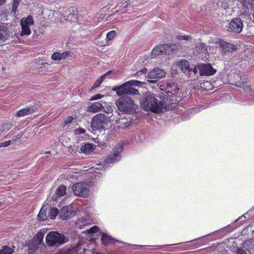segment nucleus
Here are the masks:
<instances>
[{"label":"nucleus","mask_w":254,"mask_h":254,"mask_svg":"<svg viewBox=\"0 0 254 254\" xmlns=\"http://www.w3.org/2000/svg\"><path fill=\"white\" fill-rule=\"evenodd\" d=\"M69 55L68 52H65L62 53H55L52 56V59L53 60L61 61L65 59Z\"/></svg>","instance_id":"5701e85b"},{"label":"nucleus","mask_w":254,"mask_h":254,"mask_svg":"<svg viewBox=\"0 0 254 254\" xmlns=\"http://www.w3.org/2000/svg\"><path fill=\"white\" fill-rule=\"evenodd\" d=\"M44 232H39L33 238L30 244L29 245V253H32L36 251L42 245L44 237Z\"/></svg>","instance_id":"f8f14e48"},{"label":"nucleus","mask_w":254,"mask_h":254,"mask_svg":"<svg viewBox=\"0 0 254 254\" xmlns=\"http://www.w3.org/2000/svg\"><path fill=\"white\" fill-rule=\"evenodd\" d=\"M22 137V134H18L16 136H15V138H14V139H12V141H16V140H18L19 139H20Z\"/></svg>","instance_id":"de8ad7c7"},{"label":"nucleus","mask_w":254,"mask_h":254,"mask_svg":"<svg viewBox=\"0 0 254 254\" xmlns=\"http://www.w3.org/2000/svg\"><path fill=\"white\" fill-rule=\"evenodd\" d=\"M177 38L179 40H184L186 41H191L192 39L191 36L186 35H179L177 36Z\"/></svg>","instance_id":"ea45409f"},{"label":"nucleus","mask_w":254,"mask_h":254,"mask_svg":"<svg viewBox=\"0 0 254 254\" xmlns=\"http://www.w3.org/2000/svg\"><path fill=\"white\" fill-rule=\"evenodd\" d=\"M76 17L75 14L73 13H70L67 17L66 19L65 20L68 21H74L75 20H76Z\"/></svg>","instance_id":"a19ab883"},{"label":"nucleus","mask_w":254,"mask_h":254,"mask_svg":"<svg viewBox=\"0 0 254 254\" xmlns=\"http://www.w3.org/2000/svg\"><path fill=\"white\" fill-rule=\"evenodd\" d=\"M11 128V125L5 123L0 125V138L4 135Z\"/></svg>","instance_id":"393cba45"},{"label":"nucleus","mask_w":254,"mask_h":254,"mask_svg":"<svg viewBox=\"0 0 254 254\" xmlns=\"http://www.w3.org/2000/svg\"><path fill=\"white\" fill-rule=\"evenodd\" d=\"M46 241L50 246H59L65 243V237L57 232H51L47 235Z\"/></svg>","instance_id":"423d86ee"},{"label":"nucleus","mask_w":254,"mask_h":254,"mask_svg":"<svg viewBox=\"0 0 254 254\" xmlns=\"http://www.w3.org/2000/svg\"><path fill=\"white\" fill-rule=\"evenodd\" d=\"M237 254H246V252L241 249H239L237 251Z\"/></svg>","instance_id":"09e8293b"},{"label":"nucleus","mask_w":254,"mask_h":254,"mask_svg":"<svg viewBox=\"0 0 254 254\" xmlns=\"http://www.w3.org/2000/svg\"><path fill=\"white\" fill-rule=\"evenodd\" d=\"M198 69L200 75H212L216 70L212 68L209 64H200L198 65Z\"/></svg>","instance_id":"ddd939ff"},{"label":"nucleus","mask_w":254,"mask_h":254,"mask_svg":"<svg viewBox=\"0 0 254 254\" xmlns=\"http://www.w3.org/2000/svg\"><path fill=\"white\" fill-rule=\"evenodd\" d=\"M103 96L102 95L98 94L92 96L90 98V100H95L101 99Z\"/></svg>","instance_id":"a18cd8bd"},{"label":"nucleus","mask_w":254,"mask_h":254,"mask_svg":"<svg viewBox=\"0 0 254 254\" xmlns=\"http://www.w3.org/2000/svg\"><path fill=\"white\" fill-rule=\"evenodd\" d=\"M165 74L166 73L163 70L159 68H154L149 72L147 76L148 78L147 82L154 83L159 79L165 77Z\"/></svg>","instance_id":"1a4fd4ad"},{"label":"nucleus","mask_w":254,"mask_h":254,"mask_svg":"<svg viewBox=\"0 0 254 254\" xmlns=\"http://www.w3.org/2000/svg\"><path fill=\"white\" fill-rule=\"evenodd\" d=\"M6 0H0V6L4 3Z\"/></svg>","instance_id":"3c124183"},{"label":"nucleus","mask_w":254,"mask_h":254,"mask_svg":"<svg viewBox=\"0 0 254 254\" xmlns=\"http://www.w3.org/2000/svg\"><path fill=\"white\" fill-rule=\"evenodd\" d=\"M176 49L177 46L174 44L158 45L155 46L152 50L151 55L154 58L161 55H170Z\"/></svg>","instance_id":"20e7f679"},{"label":"nucleus","mask_w":254,"mask_h":254,"mask_svg":"<svg viewBox=\"0 0 254 254\" xmlns=\"http://www.w3.org/2000/svg\"><path fill=\"white\" fill-rule=\"evenodd\" d=\"M197 70H198V65L195 67V68H194L193 70V71L194 73H197Z\"/></svg>","instance_id":"8fccbe9b"},{"label":"nucleus","mask_w":254,"mask_h":254,"mask_svg":"<svg viewBox=\"0 0 254 254\" xmlns=\"http://www.w3.org/2000/svg\"><path fill=\"white\" fill-rule=\"evenodd\" d=\"M57 254H65V253L63 250H61L59 253Z\"/></svg>","instance_id":"603ef678"},{"label":"nucleus","mask_w":254,"mask_h":254,"mask_svg":"<svg viewBox=\"0 0 254 254\" xmlns=\"http://www.w3.org/2000/svg\"><path fill=\"white\" fill-rule=\"evenodd\" d=\"M119 124L122 126L123 128H127L131 125V122L128 121L127 120H121L119 121Z\"/></svg>","instance_id":"72a5a7b5"},{"label":"nucleus","mask_w":254,"mask_h":254,"mask_svg":"<svg viewBox=\"0 0 254 254\" xmlns=\"http://www.w3.org/2000/svg\"><path fill=\"white\" fill-rule=\"evenodd\" d=\"M110 71L107 72L106 73L101 76L98 79H97L94 83L92 86V89L97 88L100 85V84L103 81V80L105 79L107 75L110 73Z\"/></svg>","instance_id":"c85d7f7f"},{"label":"nucleus","mask_w":254,"mask_h":254,"mask_svg":"<svg viewBox=\"0 0 254 254\" xmlns=\"http://www.w3.org/2000/svg\"><path fill=\"white\" fill-rule=\"evenodd\" d=\"M21 0H13V6L12 10L13 12H15L17 9L19 5V3Z\"/></svg>","instance_id":"e433bc0d"},{"label":"nucleus","mask_w":254,"mask_h":254,"mask_svg":"<svg viewBox=\"0 0 254 254\" xmlns=\"http://www.w3.org/2000/svg\"><path fill=\"white\" fill-rule=\"evenodd\" d=\"M176 65L184 72L187 70L190 71L191 70L190 68V63L188 61L183 60L179 61L176 63Z\"/></svg>","instance_id":"aec40b11"},{"label":"nucleus","mask_w":254,"mask_h":254,"mask_svg":"<svg viewBox=\"0 0 254 254\" xmlns=\"http://www.w3.org/2000/svg\"><path fill=\"white\" fill-rule=\"evenodd\" d=\"M59 214H60V212L58 209L52 207L49 209L48 217H49L51 220H54Z\"/></svg>","instance_id":"bb28decb"},{"label":"nucleus","mask_w":254,"mask_h":254,"mask_svg":"<svg viewBox=\"0 0 254 254\" xmlns=\"http://www.w3.org/2000/svg\"><path fill=\"white\" fill-rule=\"evenodd\" d=\"M104 108L99 102H95L88 106L87 111L89 112L96 113L101 111Z\"/></svg>","instance_id":"6ab92c4d"},{"label":"nucleus","mask_w":254,"mask_h":254,"mask_svg":"<svg viewBox=\"0 0 254 254\" xmlns=\"http://www.w3.org/2000/svg\"><path fill=\"white\" fill-rule=\"evenodd\" d=\"M141 84L142 82L139 81L131 80L125 82L122 85L114 87L113 90L116 91V94L120 96L127 95V94L137 95L138 94V91L133 86L139 87Z\"/></svg>","instance_id":"f03ea898"},{"label":"nucleus","mask_w":254,"mask_h":254,"mask_svg":"<svg viewBox=\"0 0 254 254\" xmlns=\"http://www.w3.org/2000/svg\"><path fill=\"white\" fill-rule=\"evenodd\" d=\"M240 1L248 8L254 7V0H240Z\"/></svg>","instance_id":"c756f323"},{"label":"nucleus","mask_w":254,"mask_h":254,"mask_svg":"<svg viewBox=\"0 0 254 254\" xmlns=\"http://www.w3.org/2000/svg\"><path fill=\"white\" fill-rule=\"evenodd\" d=\"M94 146L92 144L86 143L81 147L80 150L82 153L89 154L94 150Z\"/></svg>","instance_id":"b1692460"},{"label":"nucleus","mask_w":254,"mask_h":254,"mask_svg":"<svg viewBox=\"0 0 254 254\" xmlns=\"http://www.w3.org/2000/svg\"><path fill=\"white\" fill-rule=\"evenodd\" d=\"M101 240L103 244L105 245L112 244L115 242H119V241L113 238L111 235L106 233H102Z\"/></svg>","instance_id":"f3484780"},{"label":"nucleus","mask_w":254,"mask_h":254,"mask_svg":"<svg viewBox=\"0 0 254 254\" xmlns=\"http://www.w3.org/2000/svg\"><path fill=\"white\" fill-rule=\"evenodd\" d=\"M116 33L114 30L111 31L110 32H108L106 36V40L108 41L112 39L116 36Z\"/></svg>","instance_id":"4c0bfd02"},{"label":"nucleus","mask_w":254,"mask_h":254,"mask_svg":"<svg viewBox=\"0 0 254 254\" xmlns=\"http://www.w3.org/2000/svg\"><path fill=\"white\" fill-rule=\"evenodd\" d=\"M140 105L144 111L159 113L161 111L163 104L161 101H158L153 93L147 92L144 95Z\"/></svg>","instance_id":"f257e3e1"},{"label":"nucleus","mask_w":254,"mask_h":254,"mask_svg":"<svg viewBox=\"0 0 254 254\" xmlns=\"http://www.w3.org/2000/svg\"><path fill=\"white\" fill-rule=\"evenodd\" d=\"M108 119L103 114H98L94 116L91 123V128L93 131L100 130L104 127Z\"/></svg>","instance_id":"6e6552de"},{"label":"nucleus","mask_w":254,"mask_h":254,"mask_svg":"<svg viewBox=\"0 0 254 254\" xmlns=\"http://www.w3.org/2000/svg\"><path fill=\"white\" fill-rule=\"evenodd\" d=\"M248 215V214L246 213V214L242 215L239 218L236 219L234 222H235V223L238 222V221H239V220L241 221L240 222H245L246 221V215Z\"/></svg>","instance_id":"37998d69"},{"label":"nucleus","mask_w":254,"mask_h":254,"mask_svg":"<svg viewBox=\"0 0 254 254\" xmlns=\"http://www.w3.org/2000/svg\"><path fill=\"white\" fill-rule=\"evenodd\" d=\"M74 215V210L71 206H66L62 208L60 212L59 217L63 220L71 217Z\"/></svg>","instance_id":"4468645a"},{"label":"nucleus","mask_w":254,"mask_h":254,"mask_svg":"<svg viewBox=\"0 0 254 254\" xmlns=\"http://www.w3.org/2000/svg\"><path fill=\"white\" fill-rule=\"evenodd\" d=\"M9 32L6 26L0 25V43H3L8 40Z\"/></svg>","instance_id":"dca6fc26"},{"label":"nucleus","mask_w":254,"mask_h":254,"mask_svg":"<svg viewBox=\"0 0 254 254\" xmlns=\"http://www.w3.org/2000/svg\"><path fill=\"white\" fill-rule=\"evenodd\" d=\"M147 69L146 68H143L141 71V72H143V73H146V71H147Z\"/></svg>","instance_id":"864d4df0"},{"label":"nucleus","mask_w":254,"mask_h":254,"mask_svg":"<svg viewBox=\"0 0 254 254\" xmlns=\"http://www.w3.org/2000/svg\"><path fill=\"white\" fill-rule=\"evenodd\" d=\"M11 140L5 141L4 142L0 143V148L2 147H6L10 145Z\"/></svg>","instance_id":"49530a36"},{"label":"nucleus","mask_w":254,"mask_h":254,"mask_svg":"<svg viewBox=\"0 0 254 254\" xmlns=\"http://www.w3.org/2000/svg\"><path fill=\"white\" fill-rule=\"evenodd\" d=\"M79 175L77 172H72L69 173L68 176V177L70 179L76 180L78 179Z\"/></svg>","instance_id":"58836bf2"},{"label":"nucleus","mask_w":254,"mask_h":254,"mask_svg":"<svg viewBox=\"0 0 254 254\" xmlns=\"http://www.w3.org/2000/svg\"><path fill=\"white\" fill-rule=\"evenodd\" d=\"M99 228L97 226H93L90 229L88 230L87 232L90 235V236L93 237L94 236V234L98 233Z\"/></svg>","instance_id":"f704fd0d"},{"label":"nucleus","mask_w":254,"mask_h":254,"mask_svg":"<svg viewBox=\"0 0 254 254\" xmlns=\"http://www.w3.org/2000/svg\"><path fill=\"white\" fill-rule=\"evenodd\" d=\"M20 24L31 27L34 24V20L31 16H28L26 18H22L20 21Z\"/></svg>","instance_id":"a878e982"},{"label":"nucleus","mask_w":254,"mask_h":254,"mask_svg":"<svg viewBox=\"0 0 254 254\" xmlns=\"http://www.w3.org/2000/svg\"><path fill=\"white\" fill-rule=\"evenodd\" d=\"M47 209V206L44 205L42 206L38 215H37L38 220L43 221L48 219V216L46 214Z\"/></svg>","instance_id":"4be33fe9"},{"label":"nucleus","mask_w":254,"mask_h":254,"mask_svg":"<svg viewBox=\"0 0 254 254\" xmlns=\"http://www.w3.org/2000/svg\"><path fill=\"white\" fill-rule=\"evenodd\" d=\"M66 187L61 185L56 190L55 194L52 196V199L56 202L62 201V197L66 193Z\"/></svg>","instance_id":"2eb2a0df"},{"label":"nucleus","mask_w":254,"mask_h":254,"mask_svg":"<svg viewBox=\"0 0 254 254\" xmlns=\"http://www.w3.org/2000/svg\"><path fill=\"white\" fill-rule=\"evenodd\" d=\"M108 111H107V113H109L112 109L111 108H108ZM104 111L106 112L105 110H104ZM106 112H107V111H106Z\"/></svg>","instance_id":"5fc2aeb1"},{"label":"nucleus","mask_w":254,"mask_h":254,"mask_svg":"<svg viewBox=\"0 0 254 254\" xmlns=\"http://www.w3.org/2000/svg\"><path fill=\"white\" fill-rule=\"evenodd\" d=\"M123 143H119L117 144L113 148V153L105 158V162L109 164L118 162L122 158L121 153L123 151Z\"/></svg>","instance_id":"0eeeda50"},{"label":"nucleus","mask_w":254,"mask_h":254,"mask_svg":"<svg viewBox=\"0 0 254 254\" xmlns=\"http://www.w3.org/2000/svg\"><path fill=\"white\" fill-rule=\"evenodd\" d=\"M72 120L73 118L71 116L67 117L65 119L64 124L63 125V127H65L66 126H67V127H69V125L72 122Z\"/></svg>","instance_id":"c9c22d12"},{"label":"nucleus","mask_w":254,"mask_h":254,"mask_svg":"<svg viewBox=\"0 0 254 254\" xmlns=\"http://www.w3.org/2000/svg\"><path fill=\"white\" fill-rule=\"evenodd\" d=\"M21 26L22 29L21 35H29L31 34V30L30 29V27H28L23 24H21Z\"/></svg>","instance_id":"7c9ffc66"},{"label":"nucleus","mask_w":254,"mask_h":254,"mask_svg":"<svg viewBox=\"0 0 254 254\" xmlns=\"http://www.w3.org/2000/svg\"><path fill=\"white\" fill-rule=\"evenodd\" d=\"M178 90L179 88L177 84L175 82H170L167 84L165 92L167 93H171L172 94H175Z\"/></svg>","instance_id":"412c9836"},{"label":"nucleus","mask_w":254,"mask_h":254,"mask_svg":"<svg viewBox=\"0 0 254 254\" xmlns=\"http://www.w3.org/2000/svg\"><path fill=\"white\" fill-rule=\"evenodd\" d=\"M119 111L128 114H132L136 112L138 106L133 99L128 95L121 96L116 102Z\"/></svg>","instance_id":"7ed1b4c3"},{"label":"nucleus","mask_w":254,"mask_h":254,"mask_svg":"<svg viewBox=\"0 0 254 254\" xmlns=\"http://www.w3.org/2000/svg\"><path fill=\"white\" fill-rule=\"evenodd\" d=\"M35 110L36 108L33 106L26 107L18 111L16 115L18 117L25 116L34 113Z\"/></svg>","instance_id":"a211bd4d"},{"label":"nucleus","mask_w":254,"mask_h":254,"mask_svg":"<svg viewBox=\"0 0 254 254\" xmlns=\"http://www.w3.org/2000/svg\"><path fill=\"white\" fill-rule=\"evenodd\" d=\"M130 4V2H127L126 0L125 1H122V3L121 5L120 6V7L122 8V10H123L126 7L129 5Z\"/></svg>","instance_id":"79ce46f5"},{"label":"nucleus","mask_w":254,"mask_h":254,"mask_svg":"<svg viewBox=\"0 0 254 254\" xmlns=\"http://www.w3.org/2000/svg\"><path fill=\"white\" fill-rule=\"evenodd\" d=\"M229 0H218V5L221 6L225 9L229 8Z\"/></svg>","instance_id":"473e14b6"},{"label":"nucleus","mask_w":254,"mask_h":254,"mask_svg":"<svg viewBox=\"0 0 254 254\" xmlns=\"http://www.w3.org/2000/svg\"><path fill=\"white\" fill-rule=\"evenodd\" d=\"M13 252V249L7 246H3L0 250V254H11Z\"/></svg>","instance_id":"2f4dec72"},{"label":"nucleus","mask_w":254,"mask_h":254,"mask_svg":"<svg viewBox=\"0 0 254 254\" xmlns=\"http://www.w3.org/2000/svg\"><path fill=\"white\" fill-rule=\"evenodd\" d=\"M216 48L219 49L222 53H226L228 52H233L237 50V47L233 44L229 43L221 39H216L215 41Z\"/></svg>","instance_id":"9b49d317"},{"label":"nucleus","mask_w":254,"mask_h":254,"mask_svg":"<svg viewBox=\"0 0 254 254\" xmlns=\"http://www.w3.org/2000/svg\"><path fill=\"white\" fill-rule=\"evenodd\" d=\"M227 31L236 33H240L243 28V24L240 18H235L226 25Z\"/></svg>","instance_id":"9d476101"},{"label":"nucleus","mask_w":254,"mask_h":254,"mask_svg":"<svg viewBox=\"0 0 254 254\" xmlns=\"http://www.w3.org/2000/svg\"><path fill=\"white\" fill-rule=\"evenodd\" d=\"M72 190L76 196L84 198L89 196V186L86 182H79L73 185Z\"/></svg>","instance_id":"39448f33"},{"label":"nucleus","mask_w":254,"mask_h":254,"mask_svg":"<svg viewBox=\"0 0 254 254\" xmlns=\"http://www.w3.org/2000/svg\"><path fill=\"white\" fill-rule=\"evenodd\" d=\"M196 50H199V53H207L210 50V48L204 43H200L196 47Z\"/></svg>","instance_id":"cd10ccee"},{"label":"nucleus","mask_w":254,"mask_h":254,"mask_svg":"<svg viewBox=\"0 0 254 254\" xmlns=\"http://www.w3.org/2000/svg\"><path fill=\"white\" fill-rule=\"evenodd\" d=\"M85 131V129L82 128H78L74 130V133L75 134H81L84 133Z\"/></svg>","instance_id":"c03bdc74"}]
</instances>
